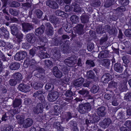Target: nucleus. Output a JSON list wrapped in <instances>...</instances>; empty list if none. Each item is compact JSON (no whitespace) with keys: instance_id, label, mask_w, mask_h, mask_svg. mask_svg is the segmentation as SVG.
Wrapping results in <instances>:
<instances>
[{"instance_id":"f3484780","label":"nucleus","mask_w":131,"mask_h":131,"mask_svg":"<svg viewBox=\"0 0 131 131\" xmlns=\"http://www.w3.org/2000/svg\"><path fill=\"white\" fill-rule=\"evenodd\" d=\"M52 51V53L55 59L58 61H60L61 56L60 50L57 48L55 47L53 49Z\"/></svg>"},{"instance_id":"680f3d73","label":"nucleus","mask_w":131,"mask_h":131,"mask_svg":"<svg viewBox=\"0 0 131 131\" xmlns=\"http://www.w3.org/2000/svg\"><path fill=\"white\" fill-rule=\"evenodd\" d=\"M114 0H107L104 5V6L106 7H109L113 5Z\"/></svg>"},{"instance_id":"052dcab7","label":"nucleus","mask_w":131,"mask_h":131,"mask_svg":"<svg viewBox=\"0 0 131 131\" xmlns=\"http://www.w3.org/2000/svg\"><path fill=\"white\" fill-rule=\"evenodd\" d=\"M90 115L91 116V117L96 123L98 122L100 119V117L98 115H96L95 113H94L92 114H90Z\"/></svg>"},{"instance_id":"864d4df0","label":"nucleus","mask_w":131,"mask_h":131,"mask_svg":"<svg viewBox=\"0 0 131 131\" xmlns=\"http://www.w3.org/2000/svg\"><path fill=\"white\" fill-rule=\"evenodd\" d=\"M78 93L82 95L83 96V98H84V96L88 95V94H89V91L84 89H82V90H80Z\"/></svg>"},{"instance_id":"4d7b16f0","label":"nucleus","mask_w":131,"mask_h":131,"mask_svg":"<svg viewBox=\"0 0 131 131\" xmlns=\"http://www.w3.org/2000/svg\"><path fill=\"white\" fill-rule=\"evenodd\" d=\"M45 89L47 90L49 89L50 91H52L54 88V85L51 83H47L45 86Z\"/></svg>"},{"instance_id":"79ce46f5","label":"nucleus","mask_w":131,"mask_h":131,"mask_svg":"<svg viewBox=\"0 0 131 131\" xmlns=\"http://www.w3.org/2000/svg\"><path fill=\"white\" fill-rule=\"evenodd\" d=\"M96 31L97 34H101L105 32L104 28H103L102 26L101 25H99L97 27Z\"/></svg>"},{"instance_id":"e2e57ef3","label":"nucleus","mask_w":131,"mask_h":131,"mask_svg":"<svg viewBox=\"0 0 131 131\" xmlns=\"http://www.w3.org/2000/svg\"><path fill=\"white\" fill-rule=\"evenodd\" d=\"M36 48H33L29 51V54L31 58L34 57L36 52Z\"/></svg>"},{"instance_id":"cd10ccee","label":"nucleus","mask_w":131,"mask_h":131,"mask_svg":"<svg viewBox=\"0 0 131 131\" xmlns=\"http://www.w3.org/2000/svg\"><path fill=\"white\" fill-rule=\"evenodd\" d=\"M89 16L84 14H82L81 17V21L83 24L87 23L89 21Z\"/></svg>"},{"instance_id":"6e6d98bb","label":"nucleus","mask_w":131,"mask_h":131,"mask_svg":"<svg viewBox=\"0 0 131 131\" xmlns=\"http://www.w3.org/2000/svg\"><path fill=\"white\" fill-rule=\"evenodd\" d=\"M126 10V8L125 6H121L117 8L116 11L117 13H119V14H122Z\"/></svg>"},{"instance_id":"a878e982","label":"nucleus","mask_w":131,"mask_h":131,"mask_svg":"<svg viewBox=\"0 0 131 131\" xmlns=\"http://www.w3.org/2000/svg\"><path fill=\"white\" fill-rule=\"evenodd\" d=\"M20 67V64L17 62H12L10 64L9 67L10 69L14 70H18Z\"/></svg>"},{"instance_id":"412c9836","label":"nucleus","mask_w":131,"mask_h":131,"mask_svg":"<svg viewBox=\"0 0 131 131\" xmlns=\"http://www.w3.org/2000/svg\"><path fill=\"white\" fill-rule=\"evenodd\" d=\"M112 76L109 73H107L104 74L102 76L101 80L104 83H107L108 82L111 80Z\"/></svg>"},{"instance_id":"8fccbe9b","label":"nucleus","mask_w":131,"mask_h":131,"mask_svg":"<svg viewBox=\"0 0 131 131\" xmlns=\"http://www.w3.org/2000/svg\"><path fill=\"white\" fill-rule=\"evenodd\" d=\"M31 60V59H30L29 58H27L24 61L23 64V67L25 68H28L30 64Z\"/></svg>"},{"instance_id":"de8ad7c7","label":"nucleus","mask_w":131,"mask_h":131,"mask_svg":"<svg viewBox=\"0 0 131 131\" xmlns=\"http://www.w3.org/2000/svg\"><path fill=\"white\" fill-rule=\"evenodd\" d=\"M124 70V72L123 73L124 76V78H128L130 76V75L129 74V72L131 71L130 70L129 67H127Z\"/></svg>"},{"instance_id":"338daca9","label":"nucleus","mask_w":131,"mask_h":131,"mask_svg":"<svg viewBox=\"0 0 131 131\" xmlns=\"http://www.w3.org/2000/svg\"><path fill=\"white\" fill-rule=\"evenodd\" d=\"M21 46L23 48L27 49H28L30 47V45L29 43L26 42L22 43Z\"/></svg>"},{"instance_id":"20e7f679","label":"nucleus","mask_w":131,"mask_h":131,"mask_svg":"<svg viewBox=\"0 0 131 131\" xmlns=\"http://www.w3.org/2000/svg\"><path fill=\"white\" fill-rule=\"evenodd\" d=\"M123 87H121L119 88V90H116L115 92V94L113 96L114 97L112 99L113 101L112 102V104L114 106H117L119 104V102L121 101L120 94L122 92H124V89Z\"/></svg>"},{"instance_id":"b1692460","label":"nucleus","mask_w":131,"mask_h":131,"mask_svg":"<svg viewBox=\"0 0 131 131\" xmlns=\"http://www.w3.org/2000/svg\"><path fill=\"white\" fill-rule=\"evenodd\" d=\"M19 88L20 91L24 92H29L30 90V87L24 83L20 84Z\"/></svg>"},{"instance_id":"5fc2aeb1","label":"nucleus","mask_w":131,"mask_h":131,"mask_svg":"<svg viewBox=\"0 0 131 131\" xmlns=\"http://www.w3.org/2000/svg\"><path fill=\"white\" fill-rule=\"evenodd\" d=\"M43 86V85L40 83L36 82L33 84L34 88L36 90H38L41 89Z\"/></svg>"},{"instance_id":"c9c22d12","label":"nucleus","mask_w":131,"mask_h":131,"mask_svg":"<svg viewBox=\"0 0 131 131\" xmlns=\"http://www.w3.org/2000/svg\"><path fill=\"white\" fill-rule=\"evenodd\" d=\"M115 91H114L111 93L110 92L108 93L106 91L107 93L105 94L104 96V98L106 100H109L111 98L112 99L114 97L113 96L114 94H115Z\"/></svg>"},{"instance_id":"2f4dec72","label":"nucleus","mask_w":131,"mask_h":131,"mask_svg":"<svg viewBox=\"0 0 131 131\" xmlns=\"http://www.w3.org/2000/svg\"><path fill=\"white\" fill-rule=\"evenodd\" d=\"M49 20L51 23H54L55 24H59V19L54 16L50 15L49 17Z\"/></svg>"},{"instance_id":"423d86ee","label":"nucleus","mask_w":131,"mask_h":131,"mask_svg":"<svg viewBox=\"0 0 131 131\" xmlns=\"http://www.w3.org/2000/svg\"><path fill=\"white\" fill-rule=\"evenodd\" d=\"M44 27L45 29V33L46 35L49 36H52L54 33L53 27L49 23H44Z\"/></svg>"},{"instance_id":"6ab92c4d","label":"nucleus","mask_w":131,"mask_h":131,"mask_svg":"<svg viewBox=\"0 0 131 131\" xmlns=\"http://www.w3.org/2000/svg\"><path fill=\"white\" fill-rule=\"evenodd\" d=\"M26 40L29 43L34 44L36 40V37L34 34H28L26 36Z\"/></svg>"},{"instance_id":"c85d7f7f","label":"nucleus","mask_w":131,"mask_h":131,"mask_svg":"<svg viewBox=\"0 0 131 131\" xmlns=\"http://www.w3.org/2000/svg\"><path fill=\"white\" fill-rule=\"evenodd\" d=\"M72 6L74 8V11L76 12H80L81 11L82 8L77 3L74 2L72 4Z\"/></svg>"},{"instance_id":"7c9ffc66","label":"nucleus","mask_w":131,"mask_h":131,"mask_svg":"<svg viewBox=\"0 0 131 131\" xmlns=\"http://www.w3.org/2000/svg\"><path fill=\"white\" fill-rule=\"evenodd\" d=\"M11 33L13 35H15L19 32H19L18 28L17 27L15 26V25H13L11 26L10 27Z\"/></svg>"},{"instance_id":"ea45409f","label":"nucleus","mask_w":131,"mask_h":131,"mask_svg":"<svg viewBox=\"0 0 131 131\" xmlns=\"http://www.w3.org/2000/svg\"><path fill=\"white\" fill-rule=\"evenodd\" d=\"M43 107H34L33 109V111L36 114L39 113L41 114L43 112Z\"/></svg>"},{"instance_id":"39448f33","label":"nucleus","mask_w":131,"mask_h":131,"mask_svg":"<svg viewBox=\"0 0 131 131\" xmlns=\"http://www.w3.org/2000/svg\"><path fill=\"white\" fill-rule=\"evenodd\" d=\"M111 60L112 66H114V70L118 73H122L124 70L123 65H122L119 62H117L116 63L115 59L113 57Z\"/></svg>"},{"instance_id":"3c124183","label":"nucleus","mask_w":131,"mask_h":131,"mask_svg":"<svg viewBox=\"0 0 131 131\" xmlns=\"http://www.w3.org/2000/svg\"><path fill=\"white\" fill-rule=\"evenodd\" d=\"M86 64L90 67H94L95 66V62L94 60L91 59L87 60L86 62Z\"/></svg>"},{"instance_id":"2eb2a0df","label":"nucleus","mask_w":131,"mask_h":131,"mask_svg":"<svg viewBox=\"0 0 131 131\" xmlns=\"http://www.w3.org/2000/svg\"><path fill=\"white\" fill-rule=\"evenodd\" d=\"M22 29L24 32H28L34 28L33 25L28 23H24L22 24Z\"/></svg>"},{"instance_id":"a211bd4d","label":"nucleus","mask_w":131,"mask_h":131,"mask_svg":"<svg viewBox=\"0 0 131 131\" xmlns=\"http://www.w3.org/2000/svg\"><path fill=\"white\" fill-rule=\"evenodd\" d=\"M45 29L44 23H43L42 25L39 28L35 29V34L36 35L41 36L43 33Z\"/></svg>"},{"instance_id":"4c0bfd02","label":"nucleus","mask_w":131,"mask_h":131,"mask_svg":"<svg viewBox=\"0 0 131 131\" xmlns=\"http://www.w3.org/2000/svg\"><path fill=\"white\" fill-rule=\"evenodd\" d=\"M44 64L47 68L50 69L53 65V62L50 60H44Z\"/></svg>"},{"instance_id":"49530a36","label":"nucleus","mask_w":131,"mask_h":131,"mask_svg":"<svg viewBox=\"0 0 131 131\" xmlns=\"http://www.w3.org/2000/svg\"><path fill=\"white\" fill-rule=\"evenodd\" d=\"M39 53L40 54V57L42 59L47 58L50 57V55L47 53L45 52L43 50H41L40 51Z\"/></svg>"},{"instance_id":"9b49d317","label":"nucleus","mask_w":131,"mask_h":131,"mask_svg":"<svg viewBox=\"0 0 131 131\" xmlns=\"http://www.w3.org/2000/svg\"><path fill=\"white\" fill-rule=\"evenodd\" d=\"M27 55L26 52L24 51H19L14 56L15 60L17 61H20L23 60Z\"/></svg>"},{"instance_id":"69168bd1","label":"nucleus","mask_w":131,"mask_h":131,"mask_svg":"<svg viewBox=\"0 0 131 131\" xmlns=\"http://www.w3.org/2000/svg\"><path fill=\"white\" fill-rule=\"evenodd\" d=\"M124 98L126 101H131V92H129L126 93Z\"/></svg>"},{"instance_id":"393cba45","label":"nucleus","mask_w":131,"mask_h":131,"mask_svg":"<svg viewBox=\"0 0 131 131\" xmlns=\"http://www.w3.org/2000/svg\"><path fill=\"white\" fill-rule=\"evenodd\" d=\"M109 51L106 50L101 51L99 54L98 57L100 59L109 57Z\"/></svg>"},{"instance_id":"473e14b6","label":"nucleus","mask_w":131,"mask_h":131,"mask_svg":"<svg viewBox=\"0 0 131 131\" xmlns=\"http://www.w3.org/2000/svg\"><path fill=\"white\" fill-rule=\"evenodd\" d=\"M56 15L57 16H61L64 18H67L68 17V15L64 12L60 10H58L56 11Z\"/></svg>"},{"instance_id":"a18cd8bd","label":"nucleus","mask_w":131,"mask_h":131,"mask_svg":"<svg viewBox=\"0 0 131 131\" xmlns=\"http://www.w3.org/2000/svg\"><path fill=\"white\" fill-rule=\"evenodd\" d=\"M86 77L88 79H93L95 74L94 72L92 70H90L87 72Z\"/></svg>"},{"instance_id":"09e8293b","label":"nucleus","mask_w":131,"mask_h":131,"mask_svg":"<svg viewBox=\"0 0 131 131\" xmlns=\"http://www.w3.org/2000/svg\"><path fill=\"white\" fill-rule=\"evenodd\" d=\"M72 117V114L71 113L68 112L67 114L63 118L64 121L67 122H68L70 119Z\"/></svg>"},{"instance_id":"f03ea898","label":"nucleus","mask_w":131,"mask_h":131,"mask_svg":"<svg viewBox=\"0 0 131 131\" xmlns=\"http://www.w3.org/2000/svg\"><path fill=\"white\" fill-rule=\"evenodd\" d=\"M127 82V80H123V81L121 82L120 85H119L118 88H117V83L114 81V80L111 81L108 84V88L106 89V91L108 93L109 92L111 93L114 91H116L117 89L118 90L119 89V88L123 87L124 89V91L125 90V86L126 85Z\"/></svg>"},{"instance_id":"58836bf2","label":"nucleus","mask_w":131,"mask_h":131,"mask_svg":"<svg viewBox=\"0 0 131 131\" xmlns=\"http://www.w3.org/2000/svg\"><path fill=\"white\" fill-rule=\"evenodd\" d=\"M70 19L72 23L76 24L78 23L79 21V18L77 15H73L70 18Z\"/></svg>"},{"instance_id":"37998d69","label":"nucleus","mask_w":131,"mask_h":131,"mask_svg":"<svg viewBox=\"0 0 131 131\" xmlns=\"http://www.w3.org/2000/svg\"><path fill=\"white\" fill-rule=\"evenodd\" d=\"M13 47V45L11 43L9 42H7L6 46L3 48L2 50L4 52H6L7 50H11Z\"/></svg>"},{"instance_id":"aec40b11","label":"nucleus","mask_w":131,"mask_h":131,"mask_svg":"<svg viewBox=\"0 0 131 131\" xmlns=\"http://www.w3.org/2000/svg\"><path fill=\"white\" fill-rule=\"evenodd\" d=\"M46 5L54 9H56L58 8V5L56 2L51 0L47 1L46 2Z\"/></svg>"},{"instance_id":"603ef678","label":"nucleus","mask_w":131,"mask_h":131,"mask_svg":"<svg viewBox=\"0 0 131 131\" xmlns=\"http://www.w3.org/2000/svg\"><path fill=\"white\" fill-rule=\"evenodd\" d=\"M35 12L37 17L38 19H41L43 14L42 12L40 9H37Z\"/></svg>"},{"instance_id":"5701e85b","label":"nucleus","mask_w":131,"mask_h":131,"mask_svg":"<svg viewBox=\"0 0 131 131\" xmlns=\"http://www.w3.org/2000/svg\"><path fill=\"white\" fill-rule=\"evenodd\" d=\"M111 120L108 118H105L101 124V126L104 128L107 127L111 123Z\"/></svg>"},{"instance_id":"0e129e2a","label":"nucleus","mask_w":131,"mask_h":131,"mask_svg":"<svg viewBox=\"0 0 131 131\" xmlns=\"http://www.w3.org/2000/svg\"><path fill=\"white\" fill-rule=\"evenodd\" d=\"M32 103V101L29 99H25L24 101V104L27 105V106H31V104Z\"/></svg>"},{"instance_id":"9d476101","label":"nucleus","mask_w":131,"mask_h":131,"mask_svg":"<svg viewBox=\"0 0 131 131\" xmlns=\"http://www.w3.org/2000/svg\"><path fill=\"white\" fill-rule=\"evenodd\" d=\"M84 27V25L81 24H78L74 28L73 30L76 34H78L79 36H81L84 34L83 28Z\"/></svg>"},{"instance_id":"4468645a","label":"nucleus","mask_w":131,"mask_h":131,"mask_svg":"<svg viewBox=\"0 0 131 131\" xmlns=\"http://www.w3.org/2000/svg\"><path fill=\"white\" fill-rule=\"evenodd\" d=\"M47 39L46 37L42 36H39L37 40V43L41 46L39 48L43 47L45 45L46 43L47 42Z\"/></svg>"},{"instance_id":"ddd939ff","label":"nucleus","mask_w":131,"mask_h":131,"mask_svg":"<svg viewBox=\"0 0 131 131\" xmlns=\"http://www.w3.org/2000/svg\"><path fill=\"white\" fill-rule=\"evenodd\" d=\"M9 37V33L6 29L4 27L0 28V38L1 37L4 38L8 39Z\"/></svg>"},{"instance_id":"dca6fc26","label":"nucleus","mask_w":131,"mask_h":131,"mask_svg":"<svg viewBox=\"0 0 131 131\" xmlns=\"http://www.w3.org/2000/svg\"><path fill=\"white\" fill-rule=\"evenodd\" d=\"M37 73L35 74V76L38 78H44L45 74V70L42 68H39L37 70Z\"/></svg>"},{"instance_id":"f8f14e48","label":"nucleus","mask_w":131,"mask_h":131,"mask_svg":"<svg viewBox=\"0 0 131 131\" xmlns=\"http://www.w3.org/2000/svg\"><path fill=\"white\" fill-rule=\"evenodd\" d=\"M59 96V93L57 91L52 92L47 96L48 99L50 102H53L56 100Z\"/></svg>"},{"instance_id":"c03bdc74","label":"nucleus","mask_w":131,"mask_h":131,"mask_svg":"<svg viewBox=\"0 0 131 131\" xmlns=\"http://www.w3.org/2000/svg\"><path fill=\"white\" fill-rule=\"evenodd\" d=\"M85 123L88 126H90V125L91 124H94L96 123L94 120L93 118L91 117V115H90V117L89 120L88 119H86L85 121Z\"/></svg>"},{"instance_id":"bb28decb","label":"nucleus","mask_w":131,"mask_h":131,"mask_svg":"<svg viewBox=\"0 0 131 131\" xmlns=\"http://www.w3.org/2000/svg\"><path fill=\"white\" fill-rule=\"evenodd\" d=\"M15 36L16 37L15 39L14 40L15 42L16 43H18L19 45L22 41L23 36V35L20 32H19V33H18V34Z\"/></svg>"},{"instance_id":"a19ab883","label":"nucleus","mask_w":131,"mask_h":131,"mask_svg":"<svg viewBox=\"0 0 131 131\" xmlns=\"http://www.w3.org/2000/svg\"><path fill=\"white\" fill-rule=\"evenodd\" d=\"M21 100L15 99L13 101V106H19L21 104Z\"/></svg>"},{"instance_id":"f257e3e1","label":"nucleus","mask_w":131,"mask_h":131,"mask_svg":"<svg viewBox=\"0 0 131 131\" xmlns=\"http://www.w3.org/2000/svg\"><path fill=\"white\" fill-rule=\"evenodd\" d=\"M53 46H61L64 53H69L70 51V42L69 40H66L63 43L60 38H53Z\"/></svg>"},{"instance_id":"774afa93","label":"nucleus","mask_w":131,"mask_h":131,"mask_svg":"<svg viewBox=\"0 0 131 131\" xmlns=\"http://www.w3.org/2000/svg\"><path fill=\"white\" fill-rule=\"evenodd\" d=\"M98 90V87L96 85H93V87L91 88V92L93 93H96Z\"/></svg>"},{"instance_id":"0eeeda50","label":"nucleus","mask_w":131,"mask_h":131,"mask_svg":"<svg viewBox=\"0 0 131 131\" xmlns=\"http://www.w3.org/2000/svg\"><path fill=\"white\" fill-rule=\"evenodd\" d=\"M65 22H64L63 21H62L61 23V25L62 26L64 27V28L65 30V31L67 33H71V36L72 37V39L75 37L76 36V35L74 34H73L72 30V28L70 26L69 27H68V25L67 24V20L66 21H64Z\"/></svg>"},{"instance_id":"1a4fd4ad","label":"nucleus","mask_w":131,"mask_h":131,"mask_svg":"<svg viewBox=\"0 0 131 131\" xmlns=\"http://www.w3.org/2000/svg\"><path fill=\"white\" fill-rule=\"evenodd\" d=\"M75 55H72L68 58V59H65L64 61V62L67 66L72 67L75 64Z\"/></svg>"},{"instance_id":"72a5a7b5","label":"nucleus","mask_w":131,"mask_h":131,"mask_svg":"<svg viewBox=\"0 0 131 131\" xmlns=\"http://www.w3.org/2000/svg\"><path fill=\"white\" fill-rule=\"evenodd\" d=\"M97 110L98 114L99 116L103 117L106 115V113L104 111L105 110V107H100Z\"/></svg>"},{"instance_id":"c756f323","label":"nucleus","mask_w":131,"mask_h":131,"mask_svg":"<svg viewBox=\"0 0 131 131\" xmlns=\"http://www.w3.org/2000/svg\"><path fill=\"white\" fill-rule=\"evenodd\" d=\"M110 60L109 59H104L100 61V64L103 67H108L110 64Z\"/></svg>"},{"instance_id":"4be33fe9","label":"nucleus","mask_w":131,"mask_h":131,"mask_svg":"<svg viewBox=\"0 0 131 131\" xmlns=\"http://www.w3.org/2000/svg\"><path fill=\"white\" fill-rule=\"evenodd\" d=\"M53 73L55 77L57 78H60L62 76V73L58 69V67H54L53 69Z\"/></svg>"},{"instance_id":"7ed1b4c3","label":"nucleus","mask_w":131,"mask_h":131,"mask_svg":"<svg viewBox=\"0 0 131 131\" xmlns=\"http://www.w3.org/2000/svg\"><path fill=\"white\" fill-rule=\"evenodd\" d=\"M43 94H44L42 91L38 90L35 92L33 94V96L36 98H38L40 102L37 103L36 106H48L47 105L46 102L45 100Z\"/></svg>"},{"instance_id":"6e6552de","label":"nucleus","mask_w":131,"mask_h":131,"mask_svg":"<svg viewBox=\"0 0 131 131\" xmlns=\"http://www.w3.org/2000/svg\"><path fill=\"white\" fill-rule=\"evenodd\" d=\"M18 123L22 125L24 128H27L31 126L33 123L32 120L30 118L26 119L23 121H20L18 122Z\"/></svg>"},{"instance_id":"e433bc0d","label":"nucleus","mask_w":131,"mask_h":131,"mask_svg":"<svg viewBox=\"0 0 131 131\" xmlns=\"http://www.w3.org/2000/svg\"><path fill=\"white\" fill-rule=\"evenodd\" d=\"M13 77L17 82L21 80L22 79V77L21 74L19 72H17L13 74Z\"/></svg>"},{"instance_id":"bf43d9fd","label":"nucleus","mask_w":131,"mask_h":131,"mask_svg":"<svg viewBox=\"0 0 131 131\" xmlns=\"http://www.w3.org/2000/svg\"><path fill=\"white\" fill-rule=\"evenodd\" d=\"M118 1L119 4L124 6L127 5L129 3L128 0H118Z\"/></svg>"},{"instance_id":"f704fd0d","label":"nucleus","mask_w":131,"mask_h":131,"mask_svg":"<svg viewBox=\"0 0 131 131\" xmlns=\"http://www.w3.org/2000/svg\"><path fill=\"white\" fill-rule=\"evenodd\" d=\"M91 107H79V112L81 114H84L91 109Z\"/></svg>"},{"instance_id":"13d9d810","label":"nucleus","mask_w":131,"mask_h":131,"mask_svg":"<svg viewBox=\"0 0 131 131\" xmlns=\"http://www.w3.org/2000/svg\"><path fill=\"white\" fill-rule=\"evenodd\" d=\"M36 62L35 60L32 59L29 66L30 69L31 70H34L36 67Z\"/></svg>"}]
</instances>
